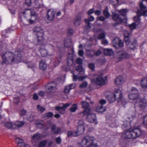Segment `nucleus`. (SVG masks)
Instances as JSON below:
<instances>
[{"mask_svg":"<svg viewBox=\"0 0 147 147\" xmlns=\"http://www.w3.org/2000/svg\"><path fill=\"white\" fill-rule=\"evenodd\" d=\"M22 51H16L14 53L7 52L3 54L2 56V63L10 64L12 63H17L22 60Z\"/></svg>","mask_w":147,"mask_h":147,"instance_id":"nucleus-1","label":"nucleus"},{"mask_svg":"<svg viewBox=\"0 0 147 147\" xmlns=\"http://www.w3.org/2000/svg\"><path fill=\"white\" fill-rule=\"evenodd\" d=\"M141 134V131L139 127H136L132 129H129L125 131L122 135L123 138H135L139 137Z\"/></svg>","mask_w":147,"mask_h":147,"instance_id":"nucleus-2","label":"nucleus"},{"mask_svg":"<svg viewBox=\"0 0 147 147\" xmlns=\"http://www.w3.org/2000/svg\"><path fill=\"white\" fill-rule=\"evenodd\" d=\"M92 82L98 85L103 86L107 83V78L103 77L102 74L98 75L96 78L91 79Z\"/></svg>","mask_w":147,"mask_h":147,"instance_id":"nucleus-3","label":"nucleus"},{"mask_svg":"<svg viewBox=\"0 0 147 147\" xmlns=\"http://www.w3.org/2000/svg\"><path fill=\"white\" fill-rule=\"evenodd\" d=\"M94 138L93 137H90L89 136H85L82 139V144L83 146L88 144L90 145V147H98V146L93 144V141Z\"/></svg>","mask_w":147,"mask_h":147,"instance_id":"nucleus-4","label":"nucleus"},{"mask_svg":"<svg viewBox=\"0 0 147 147\" xmlns=\"http://www.w3.org/2000/svg\"><path fill=\"white\" fill-rule=\"evenodd\" d=\"M85 115H87V121L91 123H94L95 125L97 124L96 122V115L94 114L90 113V111L88 112V113H86Z\"/></svg>","mask_w":147,"mask_h":147,"instance_id":"nucleus-5","label":"nucleus"},{"mask_svg":"<svg viewBox=\"0 0 147 147\" xmlns=\"http://www.w3.org/2000/svg\"><path fill=\"white\" fill-rule=\"evenodd\" d=\"M132 92L129 95L130 99L134 100L137 99L139 98L138 91L136 88L132 87L131 90Z\"/></svg>","mask_w":147,"mask_h":147,"instance_id":"nucleus-6","label":"nucleus"},{"mask_svg":"<svg viewBox=\"0 0 147 147\" xmlns=\"http://www.w3.org/2000/svg\"><path fill=\"white\" fill-rule=\"evenodd\" d=\"M130 38L131 37H124V39L127 45L131 44L130 47L133 49L135 48L138 47V45L136 41L134 39H131Z\"/></svg>","mask_w":147,"mask_h":147,"instance_id":"nucleus-7","label":"nucleus"},{"mask_svg":"<svg viewBox=\"0 0 147 147\" xmlns=\"http://www.w3.org/2000/svg\"><path fill=\"white\" fill-rule=\"evenodd\" d=\"M140 11L137 12V15L140 14V16H143L144 17L147 16V7L143 4L142 2H141L140 4Z\"/></svg>","mask_w":147,"mask_h":147,"instance_id":"nucleus-8","label":"nucleus"},{"mask_svg":"<svg viewBox=\"0 0 147 147\" xmlns=\"http://www.w3.org/2000/svg\"><path fill=\"white\" fill-rule=\"evenodd\" d=\"M71 105V103L61 104L60 106L56 107H55V109L60 113L63 114L65 109L67 107Z\"/></svg>","mask_w":147,"mask_h":147,"instance_id":"nucleus-9","label":"nucleus"},{"mask_svg":"<svg viewBox=\"0 0 147 147\" xmlns=\"http://www.w3.org/2000/svg\"><path fill=\"white\" fill-rule=\"evenodd\" d=\"M112 17L113 19L116 22L120 23L121 22L125 23L127 22V19L125 17V18L123 19H121L118 14L116 12H113L112 14Z\"/></svg>","mask_w":147,"mask_h":147,"instance_id":"nucleus-10","label":"nucleus"},{"mask_svg":"<svg viewBox=\"0 0 147 147\" xmlns=\"http://www.w3.org/2000/svg\"><path fill=\"white\" fill-rule=\"evenodd\" d=\"M46 86L47 92L50 93L54 91L56 89L57 84L55 82H54L48 84Z\"/></svg>","mask_w":147,"mask_h":147,"instance_id":"nucleus-11","label":"nucleus"},{"mask_svg":"<svg viewBox=\"0 0 147 147\" xmlns=\"http://www.w3.org/2000/svg\"><path fill=\"white\" fill-rule=\"evenodd\" d=\"M113 95L115 99L117 98V100L118 102H119L121 100L122 95L120 90L118 88L115 89Z\"/></svg>","mask_w":147,"mask_h":147,"instance_id":"nucleus-12","label":"nucleus"},{"mask_svg":"<svg viewBox=\"0 0 147 147\" xmlns=\"http://www.w3.org/2000/svg\"><path fill=\"white\" fill-rule=\"evenodd\" d=\"M118 54V58L120 61L124 59H127L130 57V55L127 53L123 51L119 52Z\"/></svg>","mask_w":147,"mask_h":147,"instance_id":"nucleus-13","label":"nucleus"},{"mask_svg":"<svg viewBox=\"0 0 147 147\" xmlns=\"http://www.w3.org/2000/svg\"><path fill=\"white\" fill-rule=\"evenodd\" d=\"M33 31L34 33L36 34L37 37H42L44 35L43 30L40 27H36L34 28Z\"/></svg>","mask_w":147,"mask_h":147,"instance_id":"nucleus-14","label":"nucleus"},{"mask_svg":"<svg viewBox=\"0 0 147 147\" xmlns=\"http://www.w3.org/2000/svg\"><path fill=\"white\" fill-rule=\"evenodd\" d=\"M55 11L53 9L48 10L47 13V19L50 21L53 20L54 18Z\"/></svg>","mask_w":147,"mask_h":147,"instance_id":"nucleus-15","label":"nucleus"},{"mask_svg":"<svg viewBox=\"0 0 147 147\" xmlns=\"http://www.w3.org/2000/svg\"><path fill=\"white\" fill-rule=\"evenodd\" d=\"M94 18L92 16L89 15L88 16V19H85V22L88 24L86 26V28L88 30H89L91 28L90 24L89 23L90 22H91L94 21Z\"/></svg>","mask_w":147,"mask_h":147,"instance_id":"nucleus-16","label":"nucleus"},{"mask_svg":"<svg viewBox=\"0 0 147 147\" xmlns=\"http://www.w3.org/2000/svg\"><path fill=\"white\" fill-rule=\"evenodd\" d=\"M82 104L83 108L85 109L83 113L84 115L86 114V113H88L90 111L89 108V104L85 101H83L82 103Z\"/></svg>","mask_w":147,"mask_h":147,"instance_id":"nucleus-17","label":"nucleus"},{"mask_svg":"<svg viewBox=\"0 0 147 147\" xmlns=\"http://www.w3.org/2000/svg\"><path fill=\"white\" fill-rule=\"evenodd\" d=\"M51 131L53 134H58L61 131V128L58 127H57L56 125L53 124L52 125L51 127Z\"/></svg>","mask_w":147,"mask_h":147,"instance_id":"nucleus-18","label":"nucleus"},{"mask_svg":"<svg viewBox=\"0 0 147 147\" xmlns=\"http://www.w3.org/2000/svg\"><path fill=\"white\" fill-rule=\"evenodd\" d=\"M34 42L35 44L37 45L41 44L44 45L46 44L45 42H44V37H36Z\"/></svg>","mask_w":147,"mask_h":147,"instance_id":"nucleus-19","label":"nucleus"},{"mask_svg":"<svg viewBox=\"0 0 147 147\" xmlns=\"http://www.w3.org/2000/svg\"><path fill=\"white\" fill-rule=\"evenodd\" d=\"M39 51L40 52L41 55L42 57H45L47 56L48 54V52L45 48L43 45H41L39 49Z\"/></svg>","mask_w":147,"mask_h":147,"instance_id":"nucleus-20","label":"nucleus"},{"mask_svg":"<svg viewBox=\"0 0 147 147\" xmlns=\"http://www.w3.org/2000/svg\"><path fill=\"white\" fill-rule=\"evenodd\" d=\"M147 104V96L142 99L139 100V105L141 108L144 107Z\"/></svg>","mask_w":147,"mask_h":147,"instance_id":"nucleus-21","label":"nucleus"},{"mask_svg":"<svg viewBox=\"0 0 147 147\" xmlns=\"http://www.w3.org/2000/svg\"><path fill=\"white\" fill-rule=\"evenodd\" d=\"M93 31L94 33L98 34V37H105L106 36L105 32L102 29L96 30L95 29H94L93 30Z\"/></svg>","mask_w":147,"mask_h":147,"instance_id":"nucleus-22","label":"nucleus"},{"mask_svg":"<svg viewBox=\"0 0 147 147\" xmlns=\"http://www.w3.org/2000/svg\"><path fill=\"white\" fill-rule=\"evenodd\" d=\"M16 142L18 144V147H24L26 144H25L23 140L19 138H17L15 139Z\"/></svg>","mask_w":147,"mask_h":147,"instance_id":"nucleus-23","label":"nucleus"},{"mask_svg":"<svg viewBox=\"0 0 147 147\" xmlns=\"http://www.w3.org/2000/svg\"><path fill=\"white\" fill-rule=\"evenodd\" d=\"M141 85L142 88L145 91H147V78H145L141 81Z\"/></svg>","mask_w":147,"mask_h":147,"instance_id":"nucleus-24","label":"nucleus"},{"mask_svg":"<svg viewBox=\"0 0 147 147\" xmlns=\"http://www.w3.org/2000/svg\"><path fill=\"white\" fill-rule=\"evenodd\" d=\"M81 16H76L74 20V24L76 26L79 25L81 22Z\"/></svg>","mask_w":147,"mask_h":147,"instance_id":"nucleus-25","label":"nucleus"},{"mask_svg":"<svg viewBox=\"0 0 147 147\" xmlns=\"http://www.w3.org/2000/svg\"><path fill=\"white\" fill-rule=\"evenodd\" d=\"M123 82V79L121 76L117 77L115 80V83L117 86L121 85Z\"/></svg>","mask_w":147,"mask_h":147,"instance_id":"nucleus-26","label":"nucleus"},{"mask_svg":"<svg viewBox=\"0 0 147 147\" xmlns=\"http://www.w3.org/2000/svg\"><path fill=\"white\" fill-rule=\"evenodd\" d=\"M64 46L67 48L70 47L72 45V42L70 39L66 38L64 41Z\"/></svg>","mask_w":147,"mask_h":147,"instance_id":"nucleus-27","label":"nucleus"},{"mask_svg":"<svg viewBox=\"0 0 147 147\" xmlns=\"http://www.w3.org/2000/svg\"><path fill=\"white\" fill-rule=\"evenodd\" d=\"M84 129L85 127L84 126H82V127L78 126L77 131H75L78 134L77 136L83 134L84 132Z\"/></svg>","mask_w":147,"mask_h":147,"instance_id":"nucleus-28","label":"nucleus"},{"mask_svg":"<svg viewBox=\"0 0 147 147\" xmlns=\"http://www.w3.org/2000/svg\"><path fill=\"white\" fill-rule=\"evenodd\" d=\"M129 122H126L122 125V127L123 129L124 130V132L130 129V126L129 125Z\"/></svg>","mask_w":147,"mask_h":147,"instance_id":"nucleus-29","label":"nucleus"},{"mask_svg":"<svg viewBox=\"0 0 147 147\" xmlns=\"http://www.w3.org/2000/svg\"><path fill=\"white\" fill-rule=\"evenodd\" d=\"M5 126L8 129H15V125L13 123H5Z\"/></svg>","mask_w":147,"mask_h":147,"instance_id":"nucleus-30","label":"nucleus"},{"mask_svg":"<svg viewBox=\"0 0 147 147\" xmlns=\"http://www.w3.org/2000/svg\"><path fill=\"white\" fill-rule=\"evenodd\" d=\"M40 134L38 133H36L32 137V138L33 140L36 142L40 140Z\"/></svg>","mask_w":147,"mask_h":147,"instance_id":"nucleus-31","label":"nucleus"},{"mask_svg":"<svg viewBox=\"0 0 147 147\" xmlns=\"http://www.w3.org/2000/svg\"><path fill=\"white\" fill-rule=\"evenodd\" d=\"M118 12L122 16H124V19L126 17L127 19V17L125 16L127 12V9H123L120 10H118Z\"/></svg>","mask_w":147,"mask_h":147,"instance_id":"nucleus-32","label":"nucleus"},{"mask_svg":"<svg viewBox=\"0 0 147 147\" xmlns=\"http://www.w3.org/2000/svg\"><path fill=\"white\" fill-rule=\"evenodd\" d=\"M47 67V65L45 62L42 61H41L40 62L39 67L40 69L45 70Z\"/></svg>","mask_w":147,"mask_h":147,"instance_id":"nucleus-33","label":"nucleus"},{"mask_svg":"<svg viewBox=\"0 0 147 147\" xmlns=\"http://www.w3.org/2000/svg\"><path fill=\"white\" fill-rule=\"evenodd\" d=\"M140 15V14L138 15ZM140 16H135L134 18V20L137 23V24L139 25L138 27H140L142 25V23L140 22Z\"/></svg>","mask_w":147,"mask_h":147,"instance_id":"nucleus-34","label":"nucleus"},{"mask_svg":"<svg viewBox=\"0 0 147 147\" xmlns=\"http://www.w3.org/2000/svg\"><path fill=\"white\" fill-rule=\"evenodd\" d=\"M76 71L78 72L79 74L80 75H82L84 73V71L81 66L79 65L77 66L76 68Z\"/></svg>","mask_w":147,"mask_h":147,"instance_id":"nucleus-35","label":"nucleus"},{"mask_svg":"<svg viewBox=\"0 0 147 147\" xmlns=\"http://www.w3.org/2000/svg\"><path fill=\"white\" fill-rule=\"evenodd\" d=\"M108 100L110 103H112L115 101L116 99L113 95H108L107 97Z\"/></svg>","mask_w":147,"mask_h":147,"instance_id":"nucleus-36","label":"nucleus"},{"mask_svg":"<svg viewBox=\"0 0 147 147\" xmlns=\"http://www.w3.org/2000/svg\"><path fill=\"white\" fill-rule=\"evenodd\" d=\"M77 134L76 132L75 131L72 132L70 131H67V136L68 137H70L72 136H77Z\"/></svg>","mask_w":147,"mask_h":147,"instance_id":"nucleus-37","label":"nucleus"},{"mask_svg":"<svg viewBox=\"0 0 147 147\" xmlns=\"http://www.w3.org/2000/svg\"><path fill=\"white\" fill-rule=\"evenodd\" d=\"M113 51L111 49H106L104 50V53L106 55H111L113 54Z\"/></svg>","mask_w":147,"mask_h":147,"instance_id":"nucleus-38","label":"nucleus"},{"mask_svg":"<svg viewBox=\"0 0 147 147\" xmlns=\"http://www.w3.org/2000/svg\"><path fill=\"white\" fill-rule=\"evenodd\" d=\"M37 19L36 16H31L30 19L27 20V21L30 23L32 24L34 23L36 21Z\"/></svg>","mask_w":147,"mask_h":147,"instance_id":"nucleus-39","label":"nucleus"},{"mask_svg":"<svg viewBox=\"0 0 147 147\" xmlns=\"http://www.w3.org/2000/svg\"><path fill=\"white\" fill-rule=\"evenodd\" d=\"M24 124V122L23 121H18L16 122L15 123V129L16 127H20L22 126Z\"/></svg>","mask_w":147,"mask_h":147,"instance_id":"nucleus-40","label":"nucleus"},{"mask_svg":"<svg viewBox=\"0 0 147 147\" xmlns=\"http://www.w3.org/2000/svg\"><path fill=\"white\" fill-rule=\"evenodd\" d=\"M97 110L99 112L103 113L105 111L106 109L105 108L103 107L102 105H100L97 107Z\"/></svg>","mask_w":147,"mask_h":147,"instance_id":"nucleus-41","label":"nucleus"},{"mask_svg":"<svg viewBox=\"0 0 147 147\" xmlns=\"http://www.w3.org/2000/svg\"><path fill=\"white\" fill-rule=\"evenodd\" d=\"M77 109V104H73L72 107L69 109L71 112H74Z\"/></svg>","mask_w":147,"mask_h":147,"instance_id":"nucleus-42","label":"nucleus"},{"mask_svg":"<svg viewBox=\"0 0 147 147\" xmlns=\"http://www.w3.org/2000/svg\"><path fill=\"white\" fill-rule=\"evenodd\" d=\"M103 14L106 18H108L110 16V15L108 12V9L107 8L103 11Z\"/></svg>","mask_w":147,"mask_h":147,"instance_id":"nucleus-43","label":"nucleus"},{"mask_svg":"<svg viewBox=\"0 0 147 147\" xmlns=\"http://www.w3.org/2000/svg\"><path fill=\"white\" fill-rule=\"evenodd\" d=\"M73 60L72 58H69L67 59V64L68 66H71L73 64Z\"/></svg>","mask_w":147,"mask_h":147,"instance_id":"nucleus-44","label":"nucleus"},{"mask_svg":"<svg viewBox=\"0 0 147 147\" xmlns=\"http://www.w3.org/2000/svg\"><path fill=\"white\" fill-rule=\"evenodd\" d=\"M35 3L36 5V7H40L42 3V0H35Z\"/></svg>","mask_w":147,"mask_h":147,"instance_id":"nucleus-45","label":"nucleus"},{"mask_svg":"<svg viewBox=\"0 0 147 147\" xmlns=\"http://www.w3.org/2000/svg\"><path fill=\"white\" fill-rule=\"evenodd\" d=\"M44 117L49 118L51 117L53 115V113L51 112H49L48 113H45L44 115Z\"/></svg>","mask_w":147,"mask_h":147,"instance_id":"nucleus-46","label":"nucleus"},{"mask_svg":"<svg viewBox=\"0 0 147 147\" xmlns=\"http://www.w3.org/2000/svg\"><path fill=\"white\" fill-rule=\"evenodd\" d=\"M47 144V141L46 140H43L39 143V146L40 147H45Z\"/></svg>","mask_w":147,"mask_h":147,"instance_id":"nucleus-47","label":"nucleus"},{"mask_svg":"<svg viewBox=\"0 0 147 147\" xmlns=\"http://www.w3.org/2000/svg\"><path fill=\"white\" fill-rule=\"evenodd\" d=\"M61 61V59L60 57L58 58H57L56 59V61H55L53 63L54 65L55 66H57L60 63Z\"/></svg>","mask_w":147,"mask_h":147,"instance_id":"nucleus-48","label":"nucleus"},{"mask_svg":"<svg viewBox=\"0 0 147 147\" xmlns=\"http://www.w3.org/2000/svg\"><path fill=\"white\" fill-rule=\"evenodd\" d=\"M105 38V37H98L99 39H102L101 41V42L102 44L106 45L108 43V41L107 40L104 38Z\"/></svg>","mask_w":147,"mask_h":147,"instance_id":"nucleus-49","label":"nucleus"},{"mask_svg":"<svg viewBox=\"0 0 147 147\" xmlns=\"http://www.w3.org/2000/svg\"><path fill=\"white\" fill-rule=\"evenodd\" d=\"M92 53L91 51L89 50H87L86 51V54L89 57H92L94 56V53L92 52Z\"/></svg>","mask_w":147,"mask_h":147,"instance_id":"nucleus-50","label":"nucleus"},{"mask_svg":"<svg viewBox=\"0 0 147 147\" xmlns=\"http://www.w3.org/2000/svg\"><path fill=\"white\" fill-rule=\"evenodd\" d=\"M35 116L32 114H31L27 118V119L30 122L32 121L35 119Z\"/></svg>","mask_w":147,"mask_h":147,"instance_id":"nucleus-51","label":"nucleus"},{"mask_svg":"<svg viewBox=\"0 0 147 147\" xmlns=\"http://www.w3.org/2000/svg\"><path fill=\"white\" fill-rule=\"evenodd\" d=\"M37 109L38 111H40L41 112H42L45 110V108L40 105H37Z\"/></svg>","mask_w":147,"mask_h":147,"instance_id":"nucleus-52","label":"nucleus"},{"mask_svg":"<svg viewBox=\"0 0 147 147\" xmlns=\"http://www.w3.org/2000/svg\"><path fill=\"white\" fill-rule=\"evenodd\" d=\"M11 30H6L3 32V35L4 36H7L9 33L11 32Z\"/></svg>","mask_w":147,"mask_h":147,"instance_id":"nucleus-53","label":"nucleus"},{"mask_svg":"<svg viewBox=\"0 0 147 147\" xmlns=\"http://www.w3.org/2000/svg\"><path fill=\"white\" fill-rule=\"evenodd\" d=\"M88 83L86 82H84L80 84V87L81 88H86L87 86Z\"/></svg>","mask_w":147,"mask_h":147,"instance_id":"nucleus-54","label":"nucleus"},{"mask_svg":"<svg viewBox=\"0 0 147 147\" xmlns=\"http://www.w3.org/2000/svg\"><path fill=\"white\" fill-rule=\"evenodd\" d=\"M120 40V39L119 37H115V38L112 41V42L113 43L117 44L119 42Z\"/></svg>","mask_w":147,"mask_h":147,"instance_id":"nucleus-55","label":"nucleus"},{"mask_svg":"<svg viewBox=\"0 0 147 147\" xmlns=\"http://www.w3.org/2000/svg\"><path fill=\"white\" fill-rule=\"evenodd\" d=\"M136 26V24L135 23H133L129 25V27L131 30L135 29Z\"/></svg>","mask_w":147,"mask_h":147,"instance_id":"nucleus-56","label":"nucleus"},{"mask_svg":"<svg viewBox=\"0 0 147 147\" xmlns=\"http://www.w3.org/2000/svg\"><path fill=\"white\" fill-rule=\"evenodd\" d=\"M70 89V87L69 86H67L65 88L64 92L65 93H67L69 92Z\"/></svg>","mask_w":147,"mask_h":147,"instance_id":"nucleus-57","label":"nucleus"},{"mask_svg":"<svg viewBox=\"0 0 147 147\" xmlns=\"http://www.w3.org/2000/svg\"><path fill=\"white\" fill-rule=\"evenodd\" d=\"M88 66L89 68L92 70H94V69L95 65L93 63H90L88 64Z\"/></svg>","mask_w":147,"mask_h":147,"instance_id":"nucleus-58","label":"nucleus"},{"mask_svg":"<svg viewBox=\"0 0 147 147\" xmlns=\"http://www.w3.org/2000/svg\"><path fill=\"white\" fill-rule=\"evenodd\" d=\"M74 31L73 29L71 28L69 29L67 32V34L68 35L70 36L74 33Z\"/></svg>","mask_w":147,"mask_h":147,"instance_id":"nucleus-59","label":"nucleus"},{"mask_svg":"<svg viewBox=\"0 0 147 147\" xmlns=\"http://www.w3.org/2000/svg\"><path fill=\"white\" fill-rule=\"evenodd\" d=\"M84 125L85 123L84 122L83 120H80L78 122V126L82 127V126H83L84 127Z\"/></svg>","mask_w":147,"mask_h":147,"instance_id":"nucleus-60","label":"nucleus"},{"mask_svg":"<svg viewBox=\"0 0 147 147\" xmlns=\"http://www.w3.org/2000/svg\"><path fill=\"white\" fill-rule=\"evenodd\" d=\"M27 113V111L24 109L21 110L20 113V114L22 116L24 115Z\"/></svg>","mask_w":147,"mask_h":147,"instance_id":"nucleus-61","label":"nucleus"},{"mask_svg":"<svg viewBox=\"0 0 147 147\" xmlns=\"http://www.w3.org/2000/svg\"><path fill=\"white\" fill-rule=\"evenodd\" d=\"M97 20L101 21H104L106 19V18L103 16L98 17L97 18Z\"/></svg>","mask_w":147,"mask_h":147,"instance_id":"nucleus-62","label":"nucleus"},{"mask_svg":"<svg viewBox=\"0 0 147 147\" xmlns=\"http://www.w3.org/2000/svg\"><path fill=\"white\" fill-rule=\"evenodd\" d=\"M111 3L113 5H115L118 3L119 0H110Z\"/></svg>","mask_w":147,"mask_h":147,"instance_id":"nucleus-63","label":"nucleus"},{"mask_svg":"<svg viewBox=\"0 0 147 147\" xmlns=\"http://www.w3.org/2000/svg\"><path fill=\"white\" fill-rule=\"evenodd\" d=\"M26 4L28 6H30L32 5L31 0H25Z\"/></svg>","mask_w":147,"mask_h":147,"instance_id":"nucleus-64","label":"nucleus"}]
</instances>
